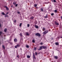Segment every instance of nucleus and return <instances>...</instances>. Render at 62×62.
<instances>
[{"label": "nucleus", "mask_w": 62, "mask_h": 62, "mask_svg": "<svg viewBox=\"0 0 62 62\" xmlns=\"http://www.w3.org/2000/svg\"><path fill=\"white\" fill-rule=\"evenodd\" d=\"M26 35H27V36H29V33H27Z\"/></svg>", "instance_id": "dca6fc26"}, {"label": "nucleus", "mask_w": 62, "mask_h": 62, "mask_svg": "<svg viewBox=\"0 0 62 62\" xmlns=\"http://www.w3.org/2000/svg\"><path fill=\"white\" fill-rule=\"evenodd\" d=\"M35 55H37V54H38V53L37 52H35Z\"/></svg>", "instance_id": "c85d7f7f"}, {"label": "nucleus", "mask_w": 62, "mask_h": 62, "mask_svg": "<svg viewBox=\"0 0 62 62\" xmlns=\"http://www.w3.org/2000/svg\"><path fill=\"white\" fill-rule=\"evenodd\" d=\"M33 57L34 56H35V54H34V53H33Z\"/></svg>", "instance_id": "c9c22d12"}, {"label": "nucleus", "mask_w": 62, "mask_h": 62, "mask_svg": "<svg viewBox=\"0 0 62 62\" xmlns=\"http://www.w3.org/2000/svg\"><path fill=\"white\" fill-rule=\"evenodd\" d=\"M41 46L42 47V49H46L47 48V46Z\"/></svg>", "instance_id": "7ed1b4c3"}, {"label": "nucleus", "mask_w": 62, "mask_h": 62, "mask_svg": "<svg viewBox=\"0 0 62 62\" xmlns=\"http://www.w3.org/2000/svg\"><path fill=\"white\" fill-rule=\"evenodd\" d=\"M56 50H57V51H59L58 50H57V49H56Z\"/></svg>", "instance_id": "3c124183"}, {"label": "nucleus", "mask_w": 62, "mask_h": 62, "mask_svg": "<svg viewBox=\"0 0 62 62\" xmlns=\"http://www.w3.org/2000/svg\"><path fill=\"white\" fill-rule=\"evenodd\" d=\"M61 38V39H62V37H60Z\"/></svg>", "instance_id": "09e8293b"}, {"label": "nucleus", "mask_w": 62, "mask_h": 62, "mask_svg": "<svg viewBox=\"0 0 62 62\" xmlns=\"http://www.w3.org/2000/svg\"><path fill=\"white\" fill-rule=\"evenodd\" d=\"M15 48H17V47H17V45L15 47Z\"/></svg>", "instance_id": "bb28decb"}, {"label": "nucleus", "mask_w": 62, "mask_h": 62, "mask_svg": "<svg viewBox=\"0 0 62 62\" xmlns=\"http://www.w3.org/2000/svg\"><path fill=\"white\" fill-rule=\"evenodd\" d=\"M14 41L15 42H17V39H14Z\"/></svg>", "instance_id": "1a4fd4ad"}, {"label": "nucleus", "mask_w": 62, "mask_h": 62, "mask_svg": "<svg viewBox=\"0 0 62 62\" xmlns=\"http://www.w3.org/2000/svg\"><path fill=\"white\" fill-rule=\"evenodd\" d=\"M20 36H21V37H22V36H23V35H22V33H21L20 34Z\"/></svg>", "instance_id": "cd10ccee"}, {"label": "nucleus", "mask_w": 62, "mask_h": 62, "mask_svg": "<svg viewBox=\"0 0 62 62\" xmlns=\"http://www.w3.org/2000/svg\"><path fill=\"white\" fill-rule=\"evenodd\" d=\"M45 18H48V17H47V15H46V16L45 17H44Z\"/></svg>", "instance_id": "4468645a"}, {"label": "nucleus", "mask_w": 62, "mask_h": 62, "mask_svg": "<svg viewBox=\"0 0 62 62\" xmlns=\"http://www.w3.org/2000/svg\"><path fill=\"white\" fill-rule=\"evenodd\" d=\"M7 29H5L4 30V32H7Z\"/></svg>", "instance_id": "2eb2a0df"}, {"label": "nucleus", "mask_w": 62, "mask_h": 62, "mask_svg": "<svg viewBox=\"0 0 62 62\" xmlns=\"http://www.w3.org/2000/svg\"><path fill=\"white\" fill-rule=\"evenodd\" d=\"M5 17H8V16L7 15H5Z\"/></svg>", "instance_id": "473e14b6"}, {"label": "nucleus", "mask_w": 62, "mask_h": 62, "mask_svg": "<svg viewBox=\"0 0 62 62\" xmlns=\"http://www.w3.org/2000/svg\"><path fill=\"white\" fill-rule=\"evenodd\" d=\"M48 32V31H45L44 32H43V35H45V34H47Z\"/></svg>", "instance_id": "f257e3e1"}, {"label": "nucleus", "mask_w": 62, "mask_h": 62, "mask_svg": "<svg viewBox=\"0 0 62 62\" xmlns=\"http://www.w3.org/2000/svg\"><path fill=\"white\" fill-rule=\"evenodd\" d=\"M34 6L35 7H37V4H35V5H34Z\"/></svg>", "instance_id": "393cba45"}, {"label": "nucleus", "mask_w": 62, "mask_h": 62, "mask_svg": "<svg viewBox=\"0 0 62 62\" xmlns=\"http://www.w3.org/2000/svg\"><path fill=\"white\" fill-rule=\"evenodd\" d=\"M20 13V12H17V13H18V14H19V13Z\"/></svg>", "instance_id": "58836bf2"}, {"label": "nucleus", "mask_w": 62, "mask_h": 62, "mask_svg": "<svg viewBox=\"0 0 62 62\" xmlns=\"http://www.w3.org/2000/svg\"><path fill=\"white\" fill-rule=\"evenodd\" d=\"M14 22L15 23H16V20H15V21H14Z\"/></svg>", "instance_id": "de8ad7c7"}, {"label": "nucleus", "mask_w": 62, "mask_h": 62, "mask_svg": "<svg viewBox=\"0 0 62 62\" xmlns=\"http://www.w3.org/2000/svg\"><path fill=\"white\" fill-rule=\"evenodd\" d=\"M35 35L38 36V37H40V34L39 33H37L35 34Z\"/></svg>", "instance_id": "f03ea898"}, {"label": "nucleus", "mask_w": 62, "mask_h": 62, "mask_svg": "<svg viewBox=\"0 0 62 62\" xmlns=\"http://www.w3.org/2000/svg\"><path fill=\"white\" fill-rule=\"evenodd\" d=\"M54 57L56 59H57L58 58V57L57 56H55Z\"/></svg>", "instance_id": "20e7f679"}, {"label": "nucleus", "mask_w": 62, "mask_h": 62, "mask_svg": "<svg viewBox=\"0 0 62 62\" xmlns=\"http://www.w3.org/2000/svg\"><path fill=\"white\" fill-rule=\"evenodd\" d=\"M55 24H56V25H59V23H57V22H55Z\"/></svg>", "instance_id": "39448f33"}, {"label": "nucleus", "mask_w": 62, "mask_h": 62, "mask_svg": "<svg viewBox=\"0 0 62 62\" xmlns=\"http://www.w3.org/2000/svg\"><path fill=\"white\" fill-rule=\"evenodd\" d=\"M18 6V4H16V5H15L16 7H17V6Z\"/></svg>", "instance_id": "e433bc0d"}, {"label": "nucleus", "mask_w": 62, "mask_h": 62, "mask_svg": "<svg viewBox=\"0 0 62 62\" xmlns=\"http://www.w3.org/2000/svg\"><path fill=\"white\" fill-rule=\"evenodd\" d=\"M20 50H22V49L20 48Z\"/></svg>", "instance_id": "603ef678"}, {"label": "nucleus", "mask_w": 62, "mask_h": 62, "mask_svg": "<svg viewBox=\"0 0 62 62\" xmlns=\"http://www.w3.org/2000/svg\"><path fill=\"white\" fill-rule=\"evenodd\" d=\"M17 57H18V58H19V55H17Z\"/></svg>", "instance_id": "a19ab883"}, {"label": "nucleus", "mask_w": 62, "mask_h": 62, "mask_svg": "<svg viewBox=\"0 0 62 62\" xmlns=\"http://www.w3.org/2000/svg\"><path fill=\"white\" fill-rule=\"evenodd\" d=\"M54 12H57V10H54Z\"/></svg>", "instance_id": "4be33fe9"}, {"label": "nucleus", "mask_w": 62, "mask_h": 62, "mask_svg": "<svg viewBox=\"0 0 62 62\" xmlns=\"http://www.w3.org/2000/svg\"><path fill=\"white\" fill-rule=\"evenodd\" d=\"M55 44L56 45H58L59 44H58V42H56L55 43Z\"/></svg>", "instance_id": "f8f14e48"}, {"label": "nucleus", "mask_w": 62, "mask_h": 62, "mask_svg": "<svg viewBox=\"0 0 62 62\" xmlns=\"http://www.w3.org/2000/svg\"><path fill=\"white\" fill-rule=\"evenodd\" d=\"M36 8H38V7H37Z\"/></svg>", "instance_id": "5fc2aeb1"}, {"label": "nucleus", "mask_w": 62, "mask_h": 62, "mask_svg": "<svg viewBox=\"0 0 62 62\" xmlns=\"http://www.w3.org/2000/svg\"><path fill=\"white\" fill-rule=\"evenodd\" d=\"M29 24H28L27 25V27H29Z\"/></svg>", "instance_id": "2f4dec72"}, {"label": "nucleus", "mask_w": 62, "mask_h": 62, "mask_svg": "<svg viewBox=\"0 0 62 62\" xmlns=\"http://www.w3.org/2000/svg\"><path fill=\"white\" fill-rule=\"evenodd\" d=\"M1 27V23H0V27Z\"/></svg>", "instance_id": "37998d69"}, {"label": "nucleus", "mask_w": 62, "mask_h": 62, "mask_svg": "<svg viewBox=\"0 0 62 62\" xmlns=\"http://www.w3.org/2000/svg\"><path fill=\"white\" fill-rule=\"evenodd\" d=\"M5 8H7V6H5Z\"/></svg>", "instance_id": "79ce46f5"}, {"label": "nucleus", "mask_w": 62, "mask_h": 62, "mask_svg": "<svg viewBox=\"0 0 62 62\" xmlns=\"http://www.w3.org/2000/svg\"><path fill=\"white\" fill-rule=\"evenodd\" d=\"M37 22H35V24H37Z\"/></svg>", "instance_id": "ea45409f"}, {"label": "nucleus", "mask_w": 62, "mask_h": 62, "mask_svg": "<svg viewBox=\"0 0 62 62\" xmlns=\"http://www.w3.org/2000/svg\"><path fill=\"white\" fill-rule=\"evenodd\" d=\"M32 42H33V43H34L35 41V40H32Z\"/></svg>", "instance_id": "a878e982"}, {"label": "nucleus", "mask_w": 62, "mask_h": 62, "mask_svg": "<svg viewBox=\"0 0 62 62\" xmlns=\"http://www.w3.org/2000/svg\"><path fill=\"white\" fill-rule=\"evenodd\" d=\"M8 14V12H7V13H6V14Z\"/></svg>", "instance_id": "49530a36"}, {"label": "nucleus", "mask_w": 62, "mask_h": 62, "mask_svg": "<svg viewBox=\"0 0 62 62\" xmlns=\"http://www.w3.org/2000/svg\"><path fill=\"white\" fill-rule=\"evenodd\" d=\"M6 8V10H8V7Z\"/></svg>", "instance_id": "c756f323"}, {"label": "nucleus", "mask_w": 62, "mask_h": 62, "mask_svg": "<svg viewBox=\"0 0 62 62\" xmlns=\"http://www.w3.org/2000/svg\"><path fill=\"white\" fill-rule=\"evenodd\" d=\"M2 34H3V32L0 31V36H1Z\"/></svg>", "instance_id": "9d476101"}, {"label": "nucleus", "mask_w": 62, "mask_h": 62, "mask_svg": "<svg viewBox=\"0 0 62 62\" xmlns=\"http://www.w3.org/2000/svg\"><path fill=\"white\" fill-rule=\"evenodd\" d=\"M10 44H11V45H12V43H10Z\"/></svg>", "instance_id": "c03bdc74"}, {"label": "nucleus", "mask_w": 62, "mask_h": 62, "mask_svg": "<svg viewBox=\"0 0 62 62\" xmlns=\"http://www.w3.org/2000/svg\"><path fill=\"white\" fill-rule=\"evenodd\" d=\"M40 44L41 45H42L43 44V43H40Z\"/></svg>", "instance_id": "7c9ffc66"}, {"label": "nucleus", "mask_w": 62, "mask_h": 62, "mask_svg": "<svg viewBox=\"0 0 62 62\" xmlns=\"http://www.w3.org/2000/svg\"><path fill=\"white\" fill-rule=\"evenodd\" d=\"M34 18V17L33 16H31V20H33Z\"/></svg>", "instance_id": "9b49d317"}, {"label": "nucleus", "mask_w": 62, "mask_h": 62, "mask_svg": "<svg viewBox=\"0 0 62 62\" xmlns=\"http://www.w3.org/2000/svg\"><path fill=\"white\" fill-rule=\"evenodd\" d=\"M27 58H29L30 57V56L29 55H27Z\"/></svg>", "instance_id": "ddd939ff"}, {"label": "nucleus", "mask_w": 62, "mask_h": 62, "mask_svg": "<svg viewBox=\"0 0 62 62\" xmlns=\"http://www.w3.org/2000/svg\"><path fill=\"white\" fill-rule=\"evenodd\" d=\"M13 4L14 5H15L16 4V2H13Z\"/></svg>", "instance_id": "412c9836"}, {"label": "nucleus", "mask_w": 62, "mask_h": 62, "mask_svg": "<svg viewBox=\"0 0 62 62\" xmlns=\"http://www.w3.org/2000/svg\"><path fill=\"white\" fill-rule=\"evenodd\" d=\"M16 46H17V47H20V45H17Z\"/></svg>", "instance_id": "5701e85b"}, {"label": "nucleus", "mask_w": 62, "mask_h": 62, "mask_svg": "<svg viewBox=\"0 0 62 62\" xmlns=\"http://www.w3.org/2000/svg\"><path fill=\"white\" fill-rule=\"evenodd\" d=\"M36 48H34V50H36Z\"/></svg>", "instance_id": "a18cd8bd"}, {"label": "nucleus", "mask_w": 62, "mask_h": 62, "mask_svg": "<svg viewBox=\"0 0 62 62\" xmlns=\"http://www.w3.org/2000/svg\"><path fill=\"white\" fill-rule=\"evenodd\" d=\"M2 48H3V49H5L4 46L3 45L2 46Z\"/></svg>", "instance_id": "f3484780"}, {"label": "nucleus", "mask_w": 62, "mask_h": 62, "mask_svg": "<svg viewBox=\"0 0 62 62\" xmlns=\"http://www.w3.org/2000/svg\"><path fill=\"white\" fill-rule=\"evenodd\" d=\"M41 11H43V9L42 8H41Z\"/></svg>", "instance_id": "a211bd4d"}, {"label": "nucleus", "mask_w": 62, "mask_h": 62, "mask_svg": "<svg viewBox=\"0 0 62 62\" xmlns=\"http://www.w3.org/2000/svg\"><path fill=\"white\" fill-rule=\"evenodd\" d=\"M22 23H20L19 25V26H22Z\"/></svg>", "instance_id": "aec40b11"}, {"label": "nucleus", "mask_w": 62, "mask_h": 62, "mask_svg": "<svg viewBox=\"0 0 62 62\" xmlns=\"http://www.w3.org/2000/svg\"><path fill=\"white\" fill-rule=\"evenodd\" d=\"M61 28H62V26H61Z\"/></svg>", "instance_id": "8fccbe9b"}, {"label": "nucleus", "mask_w": 62, "mask_h": 62, "mask_svg": "<svg viewBox=\"0 0 62 62\" xmlns=\"http://www.w3.org/2000/svg\"><path fill=\"white\" fill-rule=\"evenodd\" d=\"M33 57L34 59H36V57H35V56Z\"/></svg>", "instance_id": "4c0bfd02"}, {"label": "nucleus", "mask_w": 62, "mask_h": 62, "mask_svg": "<svg viewBox=\"0 0 62 62\" xmlns=\"http://www.w3.org/2000/svg\"><path fill=\"white\" fill-rule=\"evenodd\" d=\"M51 16H53L54 15V13H52L51 14Z\"/></svg>", "instance_id": "b1692460"}, {"label": "nucleus", "mask_w": 62, "mask_h": 62, "mask_svg": "<svg viewBox=\"0 0 62 62\" xmlns=\"http://www.w3.org/2000/svg\"><path fill=\"white\" fill-rule=\"evenodd\" d=\"M2 14H3V15H5V13H2Z\"/></svg>", "instance_id": "f704fd0d"}, {"label": "nucleus", "mask_w": 62, "mask_h": 62, "mask_svg": "<svg viewBox=\"0 0 62 62\" xmlns=\"http://www.w3.org/2000/svg\"><path fill=\"white\" fill-rule=\"evenodd\" d=\"M42 47L41 46L40 47L39 49H38V50H41V49H42Z\"/></svg>", "instance_id": "6e6552de"}, {"label": "nucleus", "mask_w": 62, "mask_h": 62, "mask_svg": "<svg viewBox=\"0 0 62 62\" xmlns=\"http://www.w3.org/2000/svg\"><path fill=\"white\" fill-rule=\"evenodd\" d=\"M10 1H11L12 0H9Z\"/></svg>", "instance_id": "864d4df0"}, {"label": "nucleus", "mask_w": 62, "mask_h": 62, "mask_svg": "<svg viewBox=\"0 0 62 62\" xmlns=\"http://www.w3.org/2000/svg\"><path fill=\"white\" fill-rule=\"evenodd\" d=\"M53 1L54 2H56V1L55 0H53Z\"/></svg>", "instance_id": "72a5a7b5"}, {"label": "nucleus", "mask_w": 62, "mask_h": 62, "mask_svg": "<svg viewBox=\"0 0 62 62\" xmlns=\"http://www.w3.org/2000/svg\"><path fill=\"white\" fill-rule=\"evenodd\" d=\"M35 27L36 28H39V26H38L37 25H35Z\"/></svg>", "instance_id": "0eeeda50"}, {"label": "nucleus", "mask_w": 62, "mask_h": 62, "mask_svg": "<svg viewBox=\"0 0 62 62\" xmlns=\"http://www.w3.org/2000/svg\"><path fill=\"white\" fill-rule=\"evenodd\" d=\"M26 47L27 48H29V46L26 45Z\"/></svg>", "instance_id": "6ab92c4d"}, {"label": "nucleus", "mask_w": 62, "mask_h": 62, "mask_svg": "<svg viewBox=\"0 0 62 62\" xmlns=\"http://www.w3.org/2000/svg\"><path fill=\"white\" fill-rule=\"evenodd\" d=\"M46 30V29L45 28L43 27L42 28V30L43 31H45Z\"/></svg>", "instance_id": "423d86ee"}]
</instances>
